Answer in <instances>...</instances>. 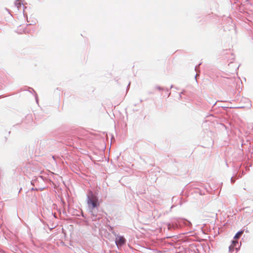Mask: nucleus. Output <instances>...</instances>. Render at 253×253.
Here are the masks:
<instances>
[{
	"label": "nucleus",
	"instance_id": "nucleus-1",
	"mask_svg": "<svg viewBox=\"0 0 253 253\" xmlns=\"http://www.w3.org/2000/svg\"><path fill=\"white\" fill-rule=\"evenodd\" d=\"M87 204L89 208L93 209L98 206V199L93 194H91L88 197Z\"/></svg>",
	"mask_w": 253,
	"mask_h": 253
},
{
	"label": "nucleus",
	"instance_id": "nucleus-2",
	"mask_svg": "<svg viewBox=\"0 0 253 253\" xmlns=\"http://www.w3.org/2000/svg\"><path fill=\"white\" fill-rule=\"evenodd\" d=\"M125 238L120 235H117L115 239V242L118 247H121L126 243Z\"/></svg>",
	"mask_w": 253,
	"mask_h": 253
},
{
	"label": "nucleus",
	"instance_id": "nucleus-3",
	"mask_svg": "<svg viewBox=\"0 0 253 253\" xmlns=\"http://www.w3.org/2000/svg\"><path fill=\"white\" fill-rule=\"evenodd\" d=\"M29 26V25H26V26H20L18 27L17 29V32L19 34H27L29 33L30 32V30L27 28V27Z\"/></svg>",
	"mask_w": 253,
	"mask_h": 253
},
{
	"label": "nucleus",
	"instance_id": "nucleus-4",
	"mask_svg": "<svg viewBox=\"0 0 253 253\" xmlns=\"http://www.w3.org/2000/svg\"><path fill=\"white\" fill-rule=\"evenodd\" d=\"M238 244V242L236 240L233 241L231 245L229 246V250L230 251H232L234 250V249L235 248L236 250L237 248H236L237 245Z\"/></svg>",
	"mask_w": 253,
	"mask_h": 253
},
{
	"label": "nucleus",
	"instance_id": "nucleus-5",
	"mask_svg": "<svg viewBox=\"0 0 253 253\" xmlns=\"http://www.w3.org/2000/svg\"><path fill=\"white\" fill-rule=\"evenodd\" d=\"M243 233H244V231L243 230H241L240 231H239L235 235V236L234 237V239L237 240V239H239L241 237V236L243 234Z\"/></svg>",
	"mask_w": 253,
	"mask_h": 253
},
{
	"label": "nucleus",
	"instance_id": "nucleus-6",
	"mask_svg": "<svg viewBox=\"0 0 253 253\" xmlns=\"http://www.w3.org/2000/svg\"><path fill=\"white\" fill-rule=\"evenodd\" d=\"M21 0H17L15 2V5L17 6L18 9L21 5Z\"/></svg>",
	"mask_w": 253,
	"mask_h": 253
}]
</instances>
